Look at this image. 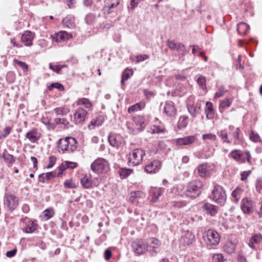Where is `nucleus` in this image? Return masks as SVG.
Segmentation results:
<instances>
[{"mask_svg":"<svg viewBox=\"0 0 262 262\" xmlns=\"http://www.w3.org/2000/svg\"><path fill=\"white\" fill-rule=\"evenodd\" d=\"M58 147L64 153L65 151L72 152L77 148V142L73 137H66L60 139L58 141Z\"/></svg>","mask_w":262,"mask_h":262,"instance_id":"f257e3e1","label":"nucleus"},{"mask_svg":"<svg viewBox=\"0 0 262 262\" xmlns=\"http://www.w3.org/2000/svg\"><path fill=\"white\" fill-rule=\"evenodd\" d=\"M203 186V184L201 181L193 180L187 184L186 194L189 197L195 198L201 194Z\"/></svg>","mask_w":262,"mask_h":262,"instance_id":"f03ea898","label":"nucleus"},{"mask_svg":"<svg viewBox=\"0 0 262 262\" xmlns=\"http://www.w3.org/2000/svg\"><path fill=\"white\" fill-rule=\"evenodd\" d=\"M209 198L215 203L223 205L226 202V194L222 186L216 185L212 190Z\"/></svg>","mask_w":262,"mask_h":262,"instance_id":"7ed1b4c3","label":"nucleus"},{"mask_svg":"<svg viewBox=\"0 0 262 262\" xmlns=\"http://www.w3.org/2000/svg\"><path fill=\"white\" fill-rule=\"evenodd\" d=\"M203 239L207 247L211 248L212 246H216L219 244L221 236L216 231L209 229L204 233Z\"/></svg>","mask_w":262,"mask_h":262,"instance_id":"20e7f679","label":"nucleus"},{"mask_svg":"<svg viewBox=\"0 0 262 262\" xmlns=\"http://www.w3.org/2000/svg\"><path fill=\"white\" fill-rule=\"evenodd\" d=\"M145 151L141 148H136L128 155V165L136 166L139 165L142 161Z\"/></svg>","mask_w":262,"mask_h":262,"instance_id":"39448f33","label":"nucleus"},{"mask_svg":"<svg viewBox=\"0 0 262 262\" xmlns=\"http://www.w3.org/2000/svg\"><path fill=\"white\" fill-rule=\"evenodd\" d=\"M91 168L96 173H106L110 170V165L104 158H98L92 163Z\"/></svg>","mask_w":262,"mask_h":262,"instance_id":"423d86ee","label":"nucleus"},{"mask_svg":"<svg viewBox=\"0 0 262 262\" xmlns=\"http://www.w3.org/2000/svg\"><path fill=\"white\" fill-rule=\"evenodd\" d=\"M4 204L9 210L13 211L18 205V199L15 195L10 192H7L4 196Z\"/></svg>","mask_w":262,"mask_h":262,"instance_id":"0eeeda50","label":"nucleus"},{"mask_svg":"<svg viewBox=\"0 0 262 262\" xmlns=\"http://www.w3.org/2000/svg\"><path fill=\"white\" fill-rule=\"evenodd\" d=\"M133 250L136 255L144 254L148 249V245L143 239H137L132 244Z\"/></svg>","mask_w":262,"mask_h":262,"instance_id":"6e6552de","label":"nucleus"},{"mask_svg":"<svg viewBox=\"0 0 262 262\" xmlns=\"http://www.w3.org/2000/svg\"><path fill=\"white\" fill-rule=\"evenodd\" d=\"M241 207L244 213L251 214L255 209V203L251 200L244 198L242 199Z\"/></svg>","mask_w":262,"mask_h":262,"instance_id":"1a4fd4ad","label":"nucleus"},{"mask_svg":"<svg viewBox=\"0 0 262 262\" xmlns=\"http://www.w3.org/2000/svg\"><path fill=\"white\" fill-rule=\"evenodd\" d=\"M50 38L53 42H59L65 41L72 38V35L67 33L65 31H61L58 33H55L51 35Z\"/></svg>","mask_w":262,"mask_h":262,"instance_id":"9d476101","label":"nucleus"},{"mask_svg":"<svg viewBox=\"0 0 262 262\" xmlns=\"http://www.w3.org/2000/svg\"><path fill=\"white\" fill-rule=\"evenodd\" d=\"M88 111L82 108H78L74 113L73 121L76 124H80L83 122L87 116Z\"/></svg>","mask_w":262,"mask_h":262,"instance_id":"9b49d317","label":"nucleus"},{"mask_svg":"<svg viewBox=\"0 0 262 262\" xmlns=\"http://www.w3.org/2000/svg\"><path fill=\"white\" fill-rule=\"evenodd\" d=\"M41 136V133L36 128L29 130L25 135L26 138L32 143H37L40 139Z\"/></svg>","mask_w":262,"mask_h":262,"instance_id":"f8f14e48","label":"nucleus"},{"mask_svg":"<svg viewBox=\"0 0 262 262\" xmlns=\"http://www.w3.org/2000/svg\"><path fill=\"white\" fill-rule=\"evenodd\" d=\"M163 113L167 117L170 118L175 117L177 114V110L174 103L172 101L165 102L163 108Z\"/></svg>","mask_w":262,"mask_h":262,"instance_id":"ddd939ff","label":"nucleus"},{"mask_svg":"<svg viewBox=\"0 0 262 262\" xmlns=\"http://www.w3.org/2000/svg\"><path fill=\"white\" fill-rule=\"evenodd\" d=\"M230 158L233 159L238 163H244L246 162V157L243 151L239 149L232 150L228 155Z\"/></svg>","mask_w":262,"mask_h":262,"instance_id":"4468645a","label":"nucleus"},{"mask_svg":"<svg viewBox=\"0 0 262 262\" xmlns=\"http://www.w3.org/2000/svg\"><path fill=\"white\" fill-rule=\"evenodd\" d=\"M35 33L31 31H25L21 34V41L25 46L30 47L33 45V39L35 37Z\"/></svg>","mask_w":262,"mask_h":262,"instance_id":"2eb2a0df","label":"nucleus"},{"mask_svg":"<svg viewBox=\"0 0 262 262\" xmlns=\"http://www.w3.org/2000/svg\"><path fill=\"white\" fill-rule=\"evenodd\" d=\"M194 234L188 230L184 231L180 239V243L184 245H189L194 241Z\"/></svg>","mask_w":262,"mask_h":262,"instance_id":"dca6fc26","label":"nucleus"},{"mask_svg":"<svg viewBox=\"0 0 262 262\" xmlns=\"http://www.w3.org/2000/svg\"><path fill=\"white\" fill-rule=\"evenodd\" d=\"M61 174L62 169H60V171H59L58 173L55 171H53L46 173H41L38 176V181L43 183H47L48 181L56 177H58Z\"/></svg>","mask_w":262,"mask_h":262,"instance_id":"f3484780","label":"nucleus"},{"mask_svg":"<svg viewBox=\"0 0 262 262\" xmlns=\"http://www.w3.org/2000/svg\"><path fill=\"white\" fill-rule=\"evenodd\" d=\"M161 166V163L159 160H154L145 166V171L149 173H156L160 170Z\"/></svg>","mask_w":262,"mask_h":262,"instance_id":"a211bd4d","label":"nucleus"},{"mask_svg":"<svg viewBox=\"0 0 262 262\" xmlns=\"http://www.w3.org/2000/svg\"><path fill=\"white\" fill-rule=\"evenodd\" d=\"M195 139V136H189L176 139L174 140V142L178 146L189 145L194 142Z\"/></svg>","mask_w":262,"mask_h":262,"instance_id":"6ab92c4d","label":"nucleus"},{"mask_svg":"<svg viewBox=\"0 0 262 262\" xmlns=\"http://www.w3.org/2000/svg\"><path fill=\"white\" fill-rule=\"evenodd\" d=\"M202 208L206 213L211 216H215L218 212V208L209 203H205L203 204Z\"/></svg>","mask_w":262,"mask_h":262,"instance_id":"aec40b11","label":"nucleus"},{"mask_svg":"<svg viewBox=\"0 0 262 262\" xmlns=\"http://www.w3.org/2000/svg\"><path fill=\"white\" fill-rule=\"evenodd\" d=\"M228 128L230 130L233 131L231 134L234 138L233 144L234 145L241 144L242 139L239 137V128L238 127L235 128L233 125H229Z\"/></svg>","mask_w":262,"mask_h":262,"instance_id":"412c9836","label":"nucleus"},{"mask_svg":"<svg viewBox=\"0 0 262 262\" xmlns=\"http://www.w3.org/2000/svg\"><path fill=\"white\" fill-rule=\"evenodd\" d=\"M237 244L236 242L228 241L226 242L223 246L224 251L228 254H232L234 253Z\"/></svg>","mask_w":262,"mask_h":262,"instance_id":"4be33fe9","label":"nucleus"},{"mask_svg":"<svg viewBox=\"0 0 262 262\" xmlns=\"http://www.w3.org/2000/svg\"><path fill=\"white\" fill-rule=\"evenodd\" d=\"M133 120L137 126L140 127L137 128V131L133 130V134H136L137 132L142 130L145 123V119L143 116H137L133 117Z\"/></svg>","mask_w":262,"mask_h":262,"instance_id":"5701e85b","label":"nucleus"},{"mask_svg":"<svg viewBox=\"0 0 262 262\" xmlns=\"http://www.w3.org/2000/svg\"><path fill=\"white\" fill-rule=\"evenodd\" d=\"M104 120V117L102 115H100L96 118L92 120L90 123L88 125V128L90 129H93L96 127L99 126L102 124Z\"/></svg>","mask_w":262,"mask_h":262,"instance_id":"b1692460","label":"nucleus"},{"mask_svg":"<svg viewBox=\"0 0 262 262\" xmlns=\"http://www.w3.org/2000/svg\"><path fill=\"white\" fill-rule=\"evenodd\" d=\"M145 197V194L141 191L132 192L129 196L128 200L131 203L139 202V200Z\"/></svg>","mask_w":262,"mask_h":262,"instance_id":"393cba45","label":"nucleus"},{"mask_svg":"<svg viewBox=\"0 0 262 262\" xmlns=\"http://www.w3.org/2000/svg\"><path fill=\"white\" fill-rule=\"evenodd\" d=\"M81 185L84 188L89 189L92 187L93 181L91 174H85L80 180Z\"/></svg>","mask_w":262,"mask_h":262,"instance_id":"a878e982","label":"nucleus"},{"mask_svg":"<svg viewBox=\"0 0 262 262\" xmlns=\"http://www.w3.org/2000/svg\"><path fill=\"white\" fill-rule=\"evenodd\" d=\"M187 108L189 113L193 117L196 116L197 114L200 113L201 108V104L199 102H197L195 104L188 105Z\"/></svg>","mask_w":262,"mask_h":262,"instance_id":"bb28decb","label":"nucleus"},{"mask_svg":"<svg viewBox=\"0 0 262 262\" xmlns=\"http://www.w3.org/2000/svg\"><path fill=\"white\" fill-rule=\"evenodd\" d=\"M37 226L38 225L36 222L30 220L27 223L26 227L24 228L23 230L24 232L27 233H33L35 230H36Z\"/></svg>","mask_w":262,"mask_h":262,"instance_id":"cd10ccee","label":"nucleus"},{"mask_svg":"<svg viewBox=\"0 0 262 262\" xmlns=\"http://www.w3.org/2000/svg\"><path fill=\"white\" fill-rule=\"evenodd\" d=\"M215 111L213 108V104L210 102H207L206 103L205 113L206 117L208 119L213 118Z\"/></svg>","mask_w":262,"mask_h":262,"instance_id":"c85d7f7f","label":"nucleus"},{"mask_svg":"<svg viewBox=\"0 0 262 262\" xmlns=\"http://www.w3.org/2000/svg\"><path fill=\"white\" fill-rule=\"evenodd\" d=\"M145 102L144 101H141L140 102L129 107L127 111L128 113L136 112L142 110L145 107Z\"/></svg>","mask_w":262,"mask_h":262,"instance_id":"c756f323","label":"nucleus"},{"mask_svg":"<svg viewBox=\"0 0 262 262\" xmlns=\"http://www.w3.org/2000/svg\"><path fill=\"white\" fill-rule=\"evenodd\" d=\"M133 74V72L132 70L126 69L122 73V78L121 80V88L124 89V82L127 80Z\"/></svg>","mask_w":262,"mask_h":262,"instance_id":"7c9ffc66","label":"nucleus"},{"mask_svg":"<svg viewBox=\"0 0 262 262\" xmlns=\"http://www.w3.org/2000/svg\"><path fill=\"white\" fill-rule=\"evenodd\" d=\"M261 239L262 235L260 234H256L250 238L248 244L252 249H255V244L259 243Z\"/></svg>","mask_w":262,"mask_h":262,"instance_id":"2f4dec72","label":"nucleus"},{"mask_svg":"<svg viewBox=\"0 0 262 262\" xmlns=\"http://www.w3.org/2000/svg\"><path fill=\"white\" fill-rule=\"evenodd\" d=\"M0 158L2 159L4 162L9 164H13L15 159L14 156L10 154H9L7 151H5L2 155H0Z\"/></svg>","mask_w":262,"mask_h":262,"instance_id":"473e14b6","label":"nucleus"},{"mask_svg":"<svg viewBox=\"0 0 262 262\" xmlns=\"http://www.w3.org/2000/svg\"><path fill=\"white\" fill-rule=\"evenodd\" d=\"M164 191V189L162 188H154L151 189L152 198L151 201L152 202H156L159 196H160Z\"/></svg>","mask_w":262,"mask_h":262,"instance_id":"72a5a7b5","label":"nucleus"},{"mask_svg":"<svg viewBox=\"0 0 262 262\" xmlns=\"http://www.w3.org/2000/svg\"><path fill=\"white\" fill-rule=\"evenodd\" d=\"M150 244H152V246L148 245L149 251L151 253V254L157 253L156 249L161 245L160 242L157 238H152L150 239Z\"/></svg>","mask_w":262,"mask_h":262,"instance_id":"f704fd0d","label":"nucleus"},{"mask_svg":"<svg viewBox=\"0 0 262 262\" xmlns=\"http://www.w3.org/2000/svg\"><path fill=\"white\" fill-rule=\"evenodd\" d=\"M198 174L202 178L205 177L209 174V170L208 169L207 165L206 164H202L197 167Z\"/></svg>","mask_w":262,"mask_h":262,"instance_id":"c9c22d12","label":"nucleus"},{"mask_svg":"<svg viewBox=\"0 0 262 262\" xmlns=\"http://www.w3.org/2000/svg\"><path fill=\"white\" fill-rule=\"evenodd\" d=\"M108 140L110 144L114 147L117 148L121 145V142L115 134H110L108 137Z\"/></svg>","mask_w":262,"mask_h":262,"instance_id":"e433bc0d","label":"nucleus"},{"mask_svg":"<svg viewBox=\"0 0 262 262\" xmlns=\"http://www.w3.org/2000/svg\"><path fill=\"white\" fill-rule=\"evenodd\" d=\"M166 131L163 125H152L150 127V132L152 134H164Z\"/></svg>","mask_w":262,"mask_h":262,"instance_id":"4c0bfd02","label":"nucleus"},{"mask_svg":"<svg viewBox=\"0 0 262 262\" xmlns=\"http://www.w3.org/2000/svg\"><path fill=\"white\" fill-rule=\"evenodd\" d=\"M249 28V26L243 22L239 23L237 26V31L238 33L241 34H245Z\"/></svg>","mask_w":262,"mask_h":262,"instance_id":"58836bf2","label":"nucleus"},{"mask_svg":"<svg viewBox=\"0 0 262 262\" xmlns=\"http://www.w3.org/2000/svg\"><path fill=\"white\" fill-rule=\"evenodd\" d=\"M217 135L221 140H222L223 143H231V141L228 139V133L226 129H222L217 132Z\"/></svg>","mask_w":262,"mask_h":262,"instance_id":"ea45409f","label":"nucleus"},{"mask_svg":"<svg viewBox=\"0 0 262 262\" xmlns=\"http://www.w3.org/2000/svg\"><path fill=\"white\" fill-rule=\"evenodd\" d=\"M64 25L69 28H73L74 27V18L73 16L69 15L66 16L62 20Z\"/></svg>","mask_w":262,"mask_h":262,"instance_id":"a19ab883","label":"nucleus"},{"mask_svg":"<svg viewBox=\"0 0 262 262\" xmlns=\"http://www.w3.org/2000/svg\"><path fill=\"white\" fill-rule=\"evenodd\" d=\"M100 16V14L97 15V16L93 13H90L88 14L85 17V23L88 25H93L94 24L97 20V18Z\"/></svg>","mask_w":262,"mask_h":262,"instance_id":"79ce46f5","label":"nucleus"},{"mask_svg":"<svg viewBox=\"0 0 262 262\" xmlns=\"http://www.w3.org/2000/svg\"><path fill=\"white\" fill-rule=\"evenodd\" d=\"M77 166V163L72 162H65L64 164H62L61 166L58 167L59 171H60V169H62V173L63 171L67 168L73 169Z\"/></svg>","mask_w":262,"mask_h":262,"instance_id":"37998d69","label":"nucleus"},{"mask_svg":"<svg viewBox=\"0 0 262 262\" xmlns=\"http://www.w3.org/2000/svg\"><path fill=\"white\" fill-rule=\"evenodd\" d=\"M77 104L78 105H83L85 108L90 110H91L92 107V104L90 101L85 98L79 99L77 101Z\"/></svg>","mask_w":262,"mask_h":262,"instance_id":"c03bdc74","label":"nucleus"},{"mask_svg":"<svg viewBox=\"0 0 262 262\" xmlns=\"http://www.w3.org/2000/svg\"><path fill=\"white\" fill-rule=\"evenodd\" d=\"M188 117L185 115L181 116L178 123V128L182 129L186 127L188 123Z\"/></svg>","mask_w":262,"mask_h":262,"instance_id":"a18cd8bd","label":"nucleus"},{"mask_svg":"<svg viewBox=\"0 0 262 262\" xmlns=\"http://www.w3.org/2000/svg\"><path fill=\"white\" fill-rule=\"evenodd\" d=\"M53 111L57 115L64 116L67 115L70 109L68 107H59L54 109Z\"/></svg>","mask_w":262,"mask_h":262,"instance_id":"49530a36","label":"nucleus"},{"mask_svg":"<svg viewBox=\"0 0 262 262\" xmlns=\"http://www.w3.org/2000/svg\"><path fill=\"white\" fill-rule=\"evenodd\" d=\"M116 7L117 6H115L107 3L106 5L103 7V11L104 14H109L115 12Z\"/></svg>","mask_w":262,"mask_h":262,"instance_id":"de8ad7c7","label":"nucleus"},{"mask_svg":"<svg viewBox=\"0 0 262 262\" xmlns=\"http://www.w3.org/2000/svg\"><path fill=\"white\" fill-rule=\"evenodd\" d=\"M243 190L242 188H236L232 192V196L234 198L235 202H237L241 198Z\"/></svg>","mask_w":262,"mask_h":262,"instance_id":"09e8293b","label":"nucleus"},{"mask_svg":"<svg viewBox=\"0 0 262 262\" xmlns=\"http://www.w3.org/2000/svg\"><path fill=\"white\" fill-rule=\"evenodd\" d=\"M231 105V101L228 98H225L224 100L221 101L220 103V110H225L228 108Z\"/></svg>","mask_w":262,"mask_h":262,"instance_id":"8fccbe9b","label":"nucleus"},{"mask_svg":"<svg viewBox=\"0 0 262 262\" xmlns=\"http://www.w3.org/2000/svg\"><path fill=\"white\" fill-rule=\"evenodd\" d=\"M63 186L66 188L70 189L75 188L77 187L76 184L72 179L66 180L63 183Z\"/></svg>","mask_w":262,"mask_h":262,"instance_id":"3c124183","label":"nucleus"},{"mask_svg":"<svg viewBox=\"0 0 262 262\" xmlns=\"http://www.w3.org/2000/svg\"><path fill=\"white\" fill-rule=\"evenodd\" d=\"M249 137L250 140L254 142H258L260 141V138L259 135L252 130L250 131Z\"/></svg>","mask_w":262,"mask_h":262,"instance_id":"603ef678","label":"nucleus"},{"mask_svg":"<svg viewBox=\"0 0 262 262\" xmlns=\"http://www.w3.org/2000/svg\"><path fill=\"white\" fill-rule=\"evenodd\" d=\"M54 88L57 89L61 91H63L64 90L63 85L61 83L58 82L52 83L49 86V90L50 91H52Z\"/></svg>","mask_w":262,"mask_h":262,"instance_id":"864d4df0","label":"nucleus"},{"mask_svg":"<svg viewBox=\"0 0 262 262\" xmlns=\"http://www.w3.org/2000/svg\"><path fill=\"white\" fill-rule=\"evenodd\" d=\"M171 205L176 208H181L186 205V202L183 201H173L171 202Z\"/></svg>","mask_w":262,"mask_h":262,"instance_id":"5fc2aeb1","label":"nucleus"},{"mask_svg":"<svg viewBox=\"0 0 262 262\" xmlns=\"http://www.w3.org/2000/svg\"><path fill=\"white\" fill-rule=\"evenodd\" d=\"M12 127L10 126H7L4 128L3 131L0 134V139L6 138L10 133Z\"/></svg>","mask_w":262,"mask_h":262,"instance_id":"6e6d98bb","label":"nucleus"},{"mask_svg":"<svg viewBox=\"0 0 262 262\" xmlns=\"http://www.w3.org/2000/svg\"><path fill=\"white\" fill-rule=\"evenodd\" d=\"M212 259L214 262H223L224 260H225L224 256L222 253L214 254L212 256Z\"/></svg>","mask_w":262,"mask_h":262,"instance_id":"4d7b16f0","label":"nucleus"},{"mask_svg":"<svg viewBox=\"0 0 262 262\" xmlns=\"http://www.w3.org/2000/svg\"><path fill=\"white\" fill-rule=\"evenodd\" d=\"M54 215V210L52 208H48L43 211V215L47 220L50 219Z\"/></svg>","mask_w":262,"mask_h":262,"instance_id":"13d9d810","label":"nucleus"},{"mask_svg":"<svg viewBox=\"0 0 262 262\" xmlns=\"http://www.w3.org/2000/svg\"><path fill=\"white\" fill-rule=\"evenodd\" d=\"M226 92L227 91L224 89L223 86H220L219 88L218 91L215 93L214 98L216 99L222 97Z\"/></svg>","mask_w":262,"mask_h":262,"instance_id":"bf43d9fd","label":"nucleus"},{"mask_svg":"<svg viewBox=\"0 0 262 262\" xmlns=\"http://www.w3.org/2000/svg\"><path fill=\"white\" fill-rule=\"evenodd\" d=\"M251 170L244 171L241 173V180L246 182L248 177L251 174Z\"/></svg>","mask_w":262,"mask_h":262,"instance_id":"052dcab7","label":"nucleus"},{"mask_svg":"<svg viewBox=\"0 0 262 262\" xmlns=\"http://www.w3.org/2000/svg\"><path fill=\"white\" fill-rule=\"evenodd\" d=\"M55 122L57 124H62L64 125L66 127H68L69 123V121L66 118H56L54 119Z\"/></svg>","mask_w":262,"mask_h":262,"instance_id":"680f3d73","label":"nucleus"},{"mask_svg":"<svg viewBox=\"0 0 262 262\" xmlns=\"http://www.w3.org/2000/svg\"><path fill=\"white\" fill-rule=\"evenodd\" d=\"M202 138L203 140H210L212 141H215L216 140V136L215 134H203L202 136Z\"/></svg>","mask_w":262,"mask_h":262,"instance_id":"e2e57ef3","label":"nucleus"},{"mask_svg":"<svg viewBox=\"0 0 262 262\" xmlns=\"http://www.w3.org/2000/svg\"><path fill=\"white\" fill-rule=\"evenodd\" d=\"M255 187L256 191L260 193L262 189V179L261 178H258L256 179Z\"/></svg>","mask_w":262,"mask_h":262,"instance_id":"0e129e2a","label":"nucleus"},{"mask_svg":"<svg viewBox=\"0 0 262 262\" xmlns=\"http://www.w3.org/2000/svg\"><path fill=\"white\" fill-rule=\"evenodd\" d=\"M14 62L21 67L24 71L26 72L28 71V66L26 63L17 59H15Z\"/></svg>","mask_w":262,"mask_h":262,"instance_id":"69168bd1","label":"nucleus"},{"mask_svg":"<svg viewBox=\"0 0 262 262\" xmlns=\"http://www.w3.org/2000/svg\"><path fill=\"white\" fill-rule=\"evenodd\" d=\"M198 83L204 89L206 87V79L204 77L200 76L197 80Z\"/></svg>","mask_w":262,"mask_h":262,"instance_id":"338daca9","label":"nucleus"},{"mask_svg":"<svg viewBox=\"0 0 262 262\" xmlns=\"http://www.w3.org/2000/svg\"><path fill=\"white\" fill-rule=\"evenodd\" d=\"M49 164L47 165V168H51L55 164L56 161V158L54 156H50L49 157Z\"/></svg>","mask_w":262,"mask_h":262,"instance_id":"774afa93","label":"nucleus"}]
</instances>
